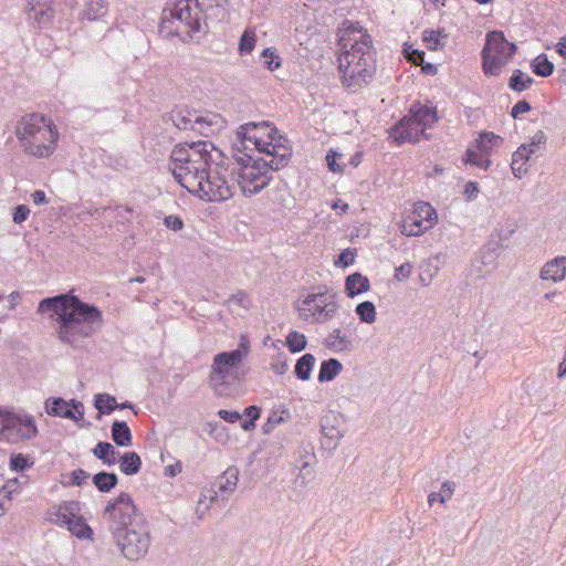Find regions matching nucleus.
I'll return each mask as SVG.
<instances>
[{"mask_svg":"<svg viewBox=\"0 0 566 566\" xmlns=\"http://www.w3.org/2000/svg\"><path fill=\"white\" fill-rule=\"evenodd\" d=\"M343 370V364L336 358H328L321 363L317 380L327 382L334 380Z\"/></svg>","mask_w":566,"mask_h":566,"instance_id":"30","label":"nucleus"},{"mask_svg":"<svg viewBox=\"0 0 566 566\" xmlns=\"http://www.w3.org/2000/svg\"><path fill=\"white\" fill-rule=\"evenodd\" d=\"M502 142L503 138L492 132L482 133L480 138L476 140L479 149H482L485 154H490L491 149L500 146Z\"/></svg>","mask_w":566,"mask_h":566,"instance_id":"44","label":"nucleus"},{"mask_svg":"<svg viewBox=\"0 0 566 566\" xmlns=\"http://www.w3.org/2000/svg\"><path fill=\"white\" fill-rule=\"evenodd\" d=\"M532 109V106L531 104L525 101V99H522V101H518L513 107H512V111H511V116L513 118H517V116L520 114H524V113H527Z\"/></svg>","mask_w":566,"mask_h":566,"instance_id":"59","label":"nucleus"},{"mask_svg":"<svg viewBox=\"0 0 566 566\" xmlns=\"http://www.w3.org/2000/svg\"><path fill=\"white\" fill-rule=\"evenodd\" d=\"M489 155L490 154H485L482 149H480L479 153L473 149H468L464 154L463 161L486 170L491 164Z\"/></svg>","mask_w":566,"mask_h":566,"instance_id":"41","label":"nucleus"},{"mask_svg":"<svg viewBox=\"0 0 566 566\" xmlns=\"http://www.w3.org/2000/svg\"><path fill=\"white\" fill-rule=\"evenodd\" d=\"M403 53L407 60L418 64L419 62L423 63L424 52L419 51L417 49H412V46H405Z\"/></svg>","mask_w":566,"mask_h":566,"instance_id":"56","label":"nucleus"},{"mask_svg":"<svg viewBox=\"0 0 566 566\" xmlns=\"http://www.w3.org/2000/svg\"><path fill=\"white\" fill-rule=\"evenodd\" d=\"M262 56L263 63L269 70L274 71L281 66L280 57L270 48L263 50Z\"/></svg>","mask_w":566,"mask_h":566,"instance_id":"52","label":"nucleus"},{"mask_svg":"<svg viewBox=\"0 0 566 566\" xmlns=\"http://www.w3.org/2000/svg\"><path fill=\"white\" fill-rule=\"evenodd\" d=\"M255 45V32L251 29H245L239 42V51L241 55L250 54Z\"/></svg>","mask_w":566,"mask_h":566,"instance_id":"46","label":"nucleus"},{"mask_svg":"<svg viewBox=\"0 0 566 566\" xmlns=\"http://www.w3.org/2000/svg\"><path fill=\"white\" fill-rule=\"evenodd\" d=\"M355 312L363 323L373 324L376 321V307L370 301L357 304Z\"/></svg>","mask_w":566,"mask_h":566,"instance_id":"43","label":"nucleus"},{"mask_svg":"<svg viewBox=\"0 0 566 566\" xmlns=\"http://www.w3.org/2000/svg\"><path fill=\"white\" fill-rule=\"evenodd\" d=\"M547 142V136L543 130H537L534 136H532L531 142L527 144H522L521 146H526V148L532 149V155H536L538 151L545 148Z\"/></svg>","mask_w":566,"mask_h":566,"instance_id":"48","label":"nucleus"},{"mask_svg":"<svg viewBox=\"0 0 566 566\" xmlns=\"http://www.w3.org/2000/svg\"><path fill=\"white\" fill-rule=\"evenodd\" d=\"M286 147L292 150L290 140L281 135L273 123L249 122L241 125L232 143V149L237 153H250L258 156L274 158V149Z\"/></svg>","mask_w":566,"mask_h":566,"instance_id":"8","label":"nucleus"},{"mask_svg":"<svg viewBox=\"0 0 566 566\" xmlns=\"http://www.w3.org/2000/svg\"><path fill=\"white\" fill-rule=\"evenodd\" d=\"M516 45L509 42L502 31H491L486 34V42L482 49V67L485 75L496 76L512 59Z\"/></svg>","mask_w":566,"mask_h":566,"instance_id":"13","label":"nucleus"},{"mask_svg":"<svg viewBox=\"0 0 566 566\" xmlns=\"http://www.w3.org/2000/svg\"><path fill=\"white\" fill-rule=\"evenodd\" d=\"M119 470L126 475H134L140 471L142 459L135 451L124 452L117 458Z\"/></svg>","mask_w":566,"mask_h":566,"instance_id":"29","label":"nucleus"},{"mask_svg":"<svg viewBox=\"0 0 566 566\" xmlns=\"http://www.w3.org/2000/svg\"><path fill=\"white\" fill-rule=\"evenodd\" d=\"M338 310L336 295L326 287L307 294L297 305L300 317L310 324H322L332 319Z\"/></svg>","mask_w":566,"mask_h":566,"instance_id":"12","label":"nucleus"},{"mask_svg":"<svg viewBox=\"0 0 566 566\" xmlns=\"http://www.w3.org/2000/svg\"><path fill=\"white\" fill-rule=\"evenodd\" d=\"M438 219L437 211L428 202H418L412 213L400 224V232L407 237H418L431 229Z\"/></svg>","mask_w":566,"mask_h":566,"instance_id":"16","label":"nucleus"},{"mask_svg":"<svg viewBox=\"0 0 566 566\" xmlns=\"http://www.w3.org/2000/svg\"><path fill=\"white\" fill-rule=\"evenodd\" d=\"M476 263H480L485 268L483 271L481 268H478V276L483 277L486 273L492 272L496 268V254L491 249H482L479 258L476 259Z\"/></svg>","mask_w":566,"mask_h":566,"instance_id":"37","label":"nucleus"},{"mask_svg":"<svg viewBox=\"0 0 566 566\" xmlns=\"http://www.w3.org/2000/svg\"><path fill=\"white\" fill-rule=\"evenodd\" d=\"M93 454L108 467L114 465L117 462V457L120 455L119 451L106 441H99L93 449Z\"/></svg>","mask_w":566,"mask_h":566,"instance_id":"31","label":"nucleus"},{"mask_svg":"<svg viewBox=\"0 0 566 566\" xmlns=\"http://www.w3.org/2000/svg\"><path fill=\"white\" fill-rule=\"evenodd\" d=\"M321 432L324 441L323 446L327 449H335L343 438V430L337 426L335 416H325L321 421Z\"/></svg>","mask_w":566,"mask_h":566,"instance_id":"19","label":"nucleus"},{"mask_svg":"<svg viewBox=\"0 0 566 566\" xmlns=\"http://www.w3.org/2000/svg\"><path fill=\"white\" fill-rule=\"evenodd\" d=\"M343 43V52L338 55V70L342 74V84L349 92L356 93L369 84L376 73V59L371 36L359 31V36H349Z\"/></svg>","mask_w":566,"mask_h":566,"instance_id":"6","label":"nucleus"},{"mask_svg":"<svg viewBox=\"0 0 566 566\" xmlns=\"http://www.w3.org/2000/svg\"><path fill=\"white\" fill-rule=\"evenodd\" d=\"M94 405L102 415H109L117 408L116 398L108 394L96 395Z\"/></svg>","mask_w":566,"mask_h":566,"instance_id":"42","label":"nucleus"},{"mask_svg":"<svg viewBox=\"0 0 566 566\" xmlns=\"http://www.w3.org/2000/svg\"><path fill=\"white\" fill-rule=\"evenodd\" d=\"M323 344L335 353H349L354 348L350 337L340 328L333 329L325 338Z\"/></svg>","mask_w":566,"mask_h":566,"instance_id":"20","label":"nucleus"},{"mask_svg":"<svg viewBox=\"0 0 566 566\" xmlns=\"http://www.w3.org/2000/svg\"><path fill=\"white\" fill-rule=\"evenodd\" d=\"M221 158L222 154L210 142L200 140L197 143L176 146L170 156V170L175 179L190 193L202 190L203 176L216 157Z\"/></svg>","mask_w":566,"mask_h":566,"instance_id":"4","label":"nucleus"},{"mask_svg":"<svg viewBox=\"0 0 566 566\" xmlns=\"http://www.w3.org/2000/svg\"><path fill=\"white\" fill-rule=\"evenodd\" d=\"M532 149L520 146L512 155L511 169L513 175L522 179L530 170L528 161L532 158Z\"/></svg>","mask_w":566,"mask_h":566,"instance_id":"24","label":"nucleus"},{"mask_svg":"<svg viewBox=\"0 0 566 566\" xmlns=\"http://www.w3.org/2000/svg\"><path fill=\"white\" fill-rule=\"evenodd\" d=\"M343 43V52L338 55V70L342 74V84L349 92L356 93L369 84L376 73V59L371 36L359 31V36H349Z\"/></svg>","mask_w":566,"mask_h":566,"instance_id":"5","label":"nucleus"},{"mask_svg":"<svg viewBox=\"0 0 566 566\" xmlns=\"http://www.w3.org/2000/svg\"><path fill=\"white\" fill-rule=\"evenodd\" d=\"M394 138L399 143L410 142L418 143L420 136L426 137L423 128L417 126L415 120L410 118L401 119L394 128Z\"/></svg>","mask_w":566,"mask_h":566,"instance_id":"18","label":"nucleus"},{"mask_svg":"<svg viewBox=\"0 0 566 566\" xmlns=\"http://www.w3.org/2000/svg\"><path fill=\"white\" fill-rule=\"evenodd\" d=\"M250 353V342L242 335L233 350L214 355L208 376L209 387L218 396H223L227 388L240 379L239 369Z\"/></svg>","mask_w":566,"mask_h":566,"instance_id":"9","label":"nucleus"},{"mask_svg":"<svg viewBox=\"0 0 566 566\" xmlns=\"http://www.w3.org/2000/svg\"><path fill=\"white\" fill-rule=\"evenodd\" d=\"M27 14L31 24L38 29L46 28L53 19V10L51 4L36 6V10L27 8Z\"/></svg>","mask_w":566,"mask_h":566,"instance_id":"26","label":"nucleus"},{"mask_svg":"<svg viewBox=\"0 0 566 566\" xmlns=\"http://www.w3.org/2000/svg\"><path fill=\"white\" fill-rule=\"evenodd\" d=\"M30 214V209L25 205H19L13 209L12 219L15 223L24 222Z\"/></svg>","mask_w":566,"mask_h":566,"instance_id":"55","label":"nucleus"},{"mask_svg":"<svg viewBox=\"0 0 566 566\" xmlns=\"http://www.w3.org/2000/svg\"><path fill=\"white\" fill-rule=\"evenodd\" d=\"M412 265L409 262L402 263L395 269V277L398 281H406L411 275Z\"/></svg>","mask_w":566,"mask_h":566,"instance_id":"58","label":"nucleus"},{"mask_svg":"<svg viewBox=\"0 0 566 566\" xmlns=\"http://www.w3.org/2000/svg\"><path fill=\"white\" fill-rule=\"evenodd\" d=\"M448 35L443 31L424 30L422 40L427 43V48L431 51L442 49L447 43Z\"/></svg>","mask_w":566,"mask_h":566,"instance_id":"36","label":"nucleus"},{"mask_svg":"<svg viewBox=\"0 0 566 566\" xmlns=\"http://www.w3.org/2000/svg\"><path fill=\"white\" fill-rule=\"evenodd\" d=\"M81 511L80 502L63 501L57 505H53L48 511L49 520L60 526H66L72 518Z\"/></svg>","mask_w":566,"mask_h":566,"instance_id":"17","label":"nucleus"},{"mask_svg":"<svg viewBox=\"0 0 566 566\" xmlns=\"http://www.w3.org/2000/svg\"><path fill=\"white\" fill-rule=\"evenodd\" d=\"M276 147L277 149H274V158L233 151L237 167L232 168L230 176L237 181L245 197L259 193L272 180L273 171H277L289 165L293 151L284 146Z\"/></svg>","mask_w":566,"mask_h":566,"instance_id":"3","label":"nucleus"},{"mask_svg":"<svg viewBox=\"0 0 566 566\" xmlns=\"http://www.w3.org/2000/svg\"><path fill=\"white\" fill-rule=\"evenodd\" d=\"M355 262V252L352 249H346L342 251L338 255L336 265L347 268Z\"/></svg>","mask_w":566,"mask_h":566,"instance_id":"54","label":"nucleus"},{"mask_svg":"<svg viewBox=\"0 0 566 566\" xmlns=\"http://www.w3.org/2000/svg\"><path fill=\"white\" fill-rule=\"evenodd\" d=\"M1 438L10 443H18L36 437L34 418L27 413L2 412L0 410Z\"/></svg>","mask_w":566,"mask_h":566,"instance_id":"15","label":"nucleus"},{"mask_svg":"<svg viewBox=\"0 0 566 566\" xmlns=\"http://www.w3.org/2000/svg\"><path fill=\"white\" fill-rule=\"evenodd\" d=\"M219 497H220L219 492L216 491V489H207L201 492V495L199 499H203V504L210 505L212 502H214Z\"/></svg>","mask_w":566,"mask_h":566,"instance_id":"62","label":"nucleus"},{"mask_svg":"<svg viewBox=\"0 0 566 566\" xmlns=\"http://www.w3.org/2000/svg\"><path fill=\"white\" fill-rule=\"evenodd\" d=\"M111 437L118 447H130L133 444V434L125 421L115 420L112 423Z\"/></svg>","mask_w":566,"mask_h":566,"instance_id":"27","label":"nucleus"},{"mask_svg":"<svg viewBox=\"0 0 566 566\" xmlns=\"http://www.w3.org/2000/svg\"><path fill=\"white\" fill-rule=\"evenodd\" d=\"M201 13L198 0H171L163 11V28L185 42L201 31Z\"/></svg>","mask_w":566,"mask_h":566,"instance_id":"10","label":"nucleus"},{"mask_svg":"<svg viewBox=\"0 0 566 566\" xmlns=\"http://www.w3.org/2000/svg\"><path fill=\"white\" fill-rule=\"evenodd\" d=\"M556 52L563 57L559 81L566 85V36L559 39L555 45Z\"/></svg>","mask_w":566,"mask_h":566,"instance_id":"50","label":"nucleus"},{"mask_svg":"<svg viewBox=\"0 0 566 566\" xmlns=\"http://www.w3.org/2000/svg\"><path fill=\"white\" fill-rule=\"evenodd\" d=\"M218 159L216 157V164H212L205 174L200 185L202 190L193 191L192 193L201 200L210 202L224 201L233 196V187L228 180V168L220 164Z\"/></svg>","mask_w":566,"mask_h":566,"instance_id":"14","label":"nucleus"},{"mask_svg":"<svg viewBox=\"0 0 566 566\" xmlns=\"http://www.w3.org/2000/svg\"><path fill=\"white\" fill-rule=\"evenodd\" d=\"M566 276V256H557L547 262L541 270V279L544 281L560 282Z\"/></svg>","mask_w":566,"mask_h":566,"instance_id":"23","label":"nucleus"},{"mask_svg":"<svg viewBox=\"0 0 566 566\" xmlns=\"http://www.w3.org/2000/svg\"><path fill=\"white\" fill-rule=\"evenodd\" d=\"M343 155L336 150H333L331 149L327 155H326V164H327V167L331 171L333 172H343L344 171V166L343 165H339L337 163V160L342 157Z\"/></svg>","mask_w":566,"mask_h":566,"instance_id":"51","label":"nucleus"},{"mask_svg":"<svg viewBox=\"0 0 566 566\" xmlns=\"http://www.w3.org/2000/svg\"><path fill=\"white\" fill-rule=\"evenodd\" d=\"M370 290L369 279L360 272L349 274L345 280V292L348 297H355Z\"/></svg>","mask_w":566,"mask_h":566,"instance_id":"25","label":"nucleus"},{"mask_svg":"<svg viewBox=\"0 0 566 566\" xmlns=\"http://www.w3.org/2000/svg\"><path fill=\"white\" fill-rule=\"evenodd\" d=\"M90 478V473H87L83 469H76L71 472L70 474V481L67 482V485H76L81 486L86 482V480Z\"/></svg>","mask_w":566,"mask_h":566,"instance_id":"53","label":"nucleus"},{"mask_svg":"<svg viewBox=\"0 0 566 566\" xmlns=\"http://www.w3.org/2000/svg\"><path fill=\"white\" fill-rule=\"evenodd\" d=\"M92 481L99 492L108 493L117 485L118 478L113 472L102 471L94 474Z\"/></svg>","mask_w":566,"mask_h":566,"instance_id":"34","label":"nucleus"},{"mask_svg":"<svg viewBox=\"0 0 566 566\" xmlns=\"http://www.w3.org/2000/svg\"><path fill=\"white\" fill-rule=\"evenodd\" d=\"M45 411L50 416L61 417L65 419L75 418L70 401L63 398H49L45 401Z\"/></svg>","mask_w":566,"mask_h":566,"instance_id":"28","label":"nucleus"},{"mask_svg":"<svg viewBox=\"0 0 566 566\" xmlns=\"http://www.w3.org/2000/svg\"><path fill=\"white\" fill-rule=\"evenodd\" d=\"M532 71L537 75L542 77H547L553 74L554 72V63L551 62L545 53H542L537 55L532 62H531Z\"/></svg>","mask_w":566,"mask_h":566,"instance_id":"38","label":"nucleus"},{"mask_svg":"<svg viewBox=\"0 0 566 566\" xmlns=\"http://www.w3.org/2000/svg\"><path fill=\"white\" fill-rule=\"evenodd\" d=\"M534 83V80L522 72L521 70H514L512 76L509 81V87L514 92H523L531 87V85Z\"/></svg>","mask_w":566,"mask_h":566,"instance_id":"39","label":"nucleus"},{"mask_svg":"<svg viewBox=\"0 0 566 566\" xmlns=\"http://www.w3.org/2000/svg\"><path fill=\"white\" fill-rule=\"evenodd\" d=\"M102 518L126 559L138 562L148 554L151 545L150 525L128 493L120 492L109 500Z\"/></svg>","mask_w":566,"mask_h":566,"instance_id":"1","label":"nucleus"},{"mask_svg":"<svg viewBox=\"0 0 566 566\" xmlns=\"http://www.w3.org/2000/svg\"><path fill=\"white\" fill-rule=\"evenodd\" d=\"M70 403L72 406V409L74 411L75 418H70L74 422L78 423L84 418V405L81 401H77L75 399H71Z\"/></svg>","mask_w":566,"mask_h":566,"instance_id":"61","label":"nucleus"},{"mask_svg":"<svg viewBox=\"0 0 566 566\" xmlns=\"http://www.w3.org/2000/svg\"><path fill=\"white\" fill-rule=\"evenodd\" d=\"M307 340L304 334L292 331L286 336V346L292 353H300L305 349Z\"/></svg>","mask_w":566,"mask_h":566,"instance_id":"45","label":"nucleus"},{"mask_svg":"<svg viewBox=\"0 0 566 566\" xmlns=\"http://www.w3.org/2000/svg\"><path fill=\"white\" fill-rule=\"evenodd\" d=\"M315 357L312 354H305L297 359L294 374L300 380H308L315 364Z\"/></svg>","mask_w":566,"mask_h":566,"instance_id":"35","label":"nucleus"},{"mask_svg":"<svg viewBox=\"0 0 566 566\" xmlns=\"http://www.w3.org/2000/svg\"><path fill=\"white\" fill-rule=\"evenodd\" d=\"M107 13V6L104 0H90L82 12V20L96 21Z\"/></svg>","mask_w":566,"mask_h":566,"instance_id":"33","label":"nucleus"},{"mask_svg":"<svg viewBox=\"0 0 566 566\" xmlns=\"http://www.w3.org/2000/svg\"><path fill=\"white\" fill-rule=\"evenodd\" d=\"M455 483L452 481H446L441 484L439 492H431L428 496L429 505H433L434 502L446 503L450 500L454 493Z\"/></svg>","mask_w":566,"mask_h":566,"instance_id":"40","label":"nucleus"},{"mask_svg":"<svg viewBox=\"0 0 566 566\" xmlns=\"http://www.w3.org/2000/svg\"><path fill=\"white\" fill-rule=\"evenodd\" d=\"M67 530L80 539H92L93 531L85 518L76 514L66 525Z\"/></svg>","mask_w":566,"mask_h":566,"instance_id":"32","label":"nucleus"},{"mask_svg":"<svg viewBox=\"0 0 566 566\" xmlns=\"http://www.w3.org/2000/svg\"><path fill=\"white\" fill-rule=\"evenodd\" d=\"M163 120L171 123L180 130H193L203 136L213 134L221 127L222 118L219 114L206 112L201 114L195 109L177 106L163 116Z\"/></svg>","mask_w":566,"mask_h":566,"instance_id":"11","label":"nucleus"},{"mask_svg":"<svg viewBox=\"0 0 566 566\" xmlns=\"http://www.w3.org/2000/svg\"><path fill=\"white\" fill-rule=\"evenodd\" d=\"M239 470L237 467H229L220 476L216 484L221 499H228L232 494L238 485Z\"/></svg>","mask_w":566,"mask_h":566,"instance_id":"22","label":"nucleus"},{"mask_svg":"<svg viewBox=\"0 0 566 566\" xmlns=\"http://www.w3.org/2000/svg\"><path fill=\"white\" fill-rule=\"evenodd\" d=\"M289 411H273L268 417L266 423L263 426V432L270 433L277 424L285 422L289 419Z\"/></svg>","mask_w":566,"mask_h":566,"instance_id":"47","label":"nucleus"},{"mask_svg":"<svg viewBox=\"0 0 566 566\" xmlns=\"http://www.w3.org/2000/svg\"><path fill=\"white\" fill-rule=\"evenodd\" d=\"M32 465H33V461H30L29 457H27L22 453H17V454L13 453L10 457V469L12 471L21 472Z\"/></svg>","mask_w":566,"mask_h":566,"instance_id":"49","label":"nucleus"},{"mask_svg":"<svg viewBox=\"0 0 566 566\" xmlns=\"http://www.w3.org/2000/svg\"><path fill=\"white\" fill-rule=\"evenodd\" d=\"M464 195L467 196L468 200H473L476 198V195L479 192L478 182L475 181H469L467 182L464 187Z\"/></svg>","mask_w":566,"mask_h":566,"instance_id":"63","label":"nucleus"},{"mask_svg":"<svg viewBox=\"0 0 566 566\" xmlns=\"http://www.w3.org/2000/svg\"><path fill=\"white\" fill-rule=\"evenodd\" d=\"M38 313L55 318L57 338L73 347L93 336L104 324L102 311L83 302L73 291L41 300Z\"/></svg>","mask_w":566,"mask_h":566,"instance_id":"2","label":"nucleus"},{"mask_svg":"<svg viewBox=\"0 0 566 566\" xmlns=\"http://www.w3.org/2000/svg\"><path fill=\"white\" fill-rule=\"evenodd\" d=\"M218 416L229 423H235L241 419V413L235 410L221 409L218 411Z\"/></svg>","mask_w":566,"mask_h":566,"instance_id":"60","label":"nucleus"},{"mask_svg":"<svg viewBox=\"0 0 566 566\" xmlns=\"http://www.w3.org/2000/svg\"><path fill=\"white\" fill-rule=\"evenodd\" d=\"M410 116L417 124L423 128L431 127L436 122H438V115L436 108L429 107L427 105H422L420 103L413 104L410 107Z\"/></svg>","mask_w":566,"mask_h":566,"instance_id":"21","label":"nucleus"},{"mask_svg":"<svg viewBox=\"0 0 566 566\" xmlns=\"http://www.w3.org/2000/svg\"><path fill=\"white\" fill-rule=\"evenodd\" d=\"M272 369L277 375H284L289 370V365L285 359L277 358L272 364Z\"/></svg>","mask_w":566,"mask_h":566,"instance_id":"64","label":"nucleus"},{"mask_svg":"<svg viewBox=\"0 0 566 566\" xmlns=\"http://www.w3.org/2000/svg\"><path fill=\"white\" fill-rule=\"evenodd\" d=\"M14 135L23 154L39 159L54 154L60 137L53 119L41 113L22 115L15 123Z\"/></svg>","mask_w":566,"mask_h":566,"instance_id":"7","label":"nucleus"},{"mask_svg":"<svg viewBox=\"0 0 566 566\" xmlns=\"http://www.w3.org/2000/svg\"><path fill=\"white\" fill-rule=\"evenodd\" d=\"M164 224L172 231H179L184 228V221L176 214L165 217Z\"/></svg>","mask_w":566,"mask_h":566,"instance_id":"57","label":"nucleus"}]
</instances>
